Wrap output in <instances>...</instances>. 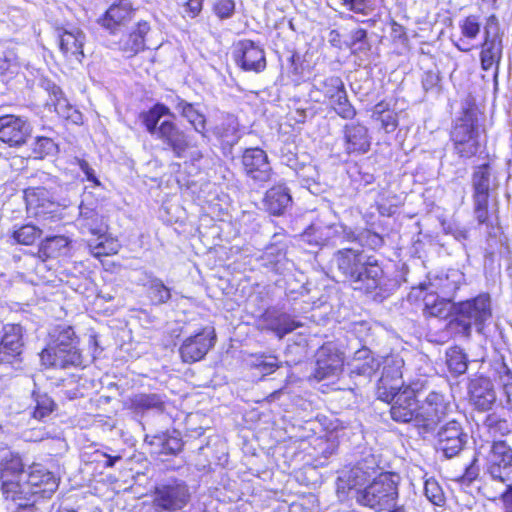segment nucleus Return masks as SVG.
Returning a JSON list of instances; mask_svg holds the SVG:
<instances>
[{
	"instance_id": "5",
	"label": "nucleus",
	"mask_w": 512,
	"mask_h": 512,
	"mask_svg": "<svg viewBox=\"0 0 512 512\" xmlns=\"http://www.w3.org/2000/svg\"><path fill=\"white\" fill-rule=\"evenodd\" d=\"M419 390L418 384L407 385L404 389L397 390L395 393L380 392L379 399L391 403V418L398 423H411L418 428V418L420 405L416 399V392Z\"/></svg>"
},
{
	"instance_id": "51",
	"label": "nucleus",
	"mask_w": 512,
	"mask_h": 512,
	"mask_svg": "<svg viewBox=\"0 0 512 512\" xmlns=\"http://www.w3.org/2000/svg\"><path fill=\"white\" fill-rule=\"evenodd\" d=\"M252 364L262 375H269L279 368V360L272 354L255 355Z\"/></svg>"
},
{
	"instance_id": "3",
	"label": "nucleus",
	"mask_w": 512,
	"mask_h": 512,
	"mask_svg": "<svg viewBox=\"0 0 512 512\" xmlns=\"http://www.w3.org/2000/svg\"><path fill=\"white\" fill-rule=\"evenodd\" d=\"M400 477L393 473H381L354 496L356 503L374 511H386L394 506L399 498Z\"/></svg>"
},
{
	"instance_id": "58",
	"label": "nucleus",
	"mask_w": 512,
	"mask_h": 512,
	"mask_svg": "<svg viewBox=\"0 0 512 512\" xmlns=\"http://www.w3.org/2000/svg\"><path fill=\"white\" fill-rule=\"evenodd\" d=\"M57 146L51 138L38 137L34 143L33 151L37 157L43 158L56 152Z\"/></svg>"
},
{
	"instance_id": "60",
	"label": "nucleus",
	"mask_w": 512,
	"mask_h": 512,
	"mask_svg": "<svg viewBox=\"0 0 512 512\" xmlns=\"http://www.w3.org/2000/svg\"><path fill=\"white\" fill-rule=\"evenodd\" d=\"M488 201L489 199L473 198L474 215L479 224L488 225Z\"/></svg>"
},
{
	"instance_id": "9",
	"label": "nucleus",
	"mask_w": 512,
	"mask_h": 512,
	"mask_svg": "<svg viewBox=\"0 0 512 512\" xmlns=\"http://www.w3.org/2000/svg\"><path fill=\"white\" fill-rule=\"evenodd\" d=\"M486 471L492 479L512 482V447L506 441H493L486 458Z\"/></svg>"
},
{
	"instance_id": "54",
	"label": "nucleus",
	"mask_w": 512,
	"mask_h": 512,
	"mask_svg": "<svg viewBox=\"0 0 512 512\" xmlns=\"http://www.w3.org/2000/svg\"><path fill=\"white\" fill-rule=\"evenodd\" d=\"M424 493L427 499L437 506L445 503L444 492L435 479H427L424 484Z\"/></svg>"
},
{
	"instance_id": "45",
	"label": "nucleus",
	"mask_w": 512,
	"mask_h": 512,
	"mask_svg": "<svg viewBox=\"0 0 512 512\" xmlns=\"http://www.w3.org/2000/svg\"><path fill=\"white\" fill-rule=\"evenodd\" d=\"M343 232L349 241H357L360 246L372 250H377L384 244V239L380 234L368 229L359 232L357 235L352 230L347 231L346 228H343Z\"/></svg>"
},
{
	"instance_id": "2",
	"label": "nucleus",
	"mask_w": 512,
	"mask_h": 512,
	"mask_svg": "<svg viewBox=\"0 0 512 512\" xmlns=\"http://www.w3.org/2000/svg\"><path fill=\"white\" fill-rule=\"evenodd\" d=\"M452 318L447 324L451 333L470 337L472 329L482 333L492 318L491 297L482 293L476 297L452 305Z\"/></svg>"
},
{
	"instance_id": "22",
	"label": "nucleus",
	"mask_w": 512,
	"mask_h": 512,
	"mask_svg": "<svg viewBox=\"0 0 512 512\" xmlns=\"http://www.w3.org/2000/svg\"><path fill=\"white\" fill-rule=\"evenodd\" d=\"M343 368L342 354L331 344L323 345L316 353L314 376L318 380L339 375Z\"/></svg>"
},
{
	"instance_id": "35",
	"label": "nucleus",
	"mask_w": 512,
	"mask_h": 512,
	"mask_svg": "<svg viewBox=\"0 0 512 512\" xmlns=\"http://www.w3.org/2000/svg\"><path fill=\"white\" fill-rule=\"evenodd\" d=\"M78 225L83 233H90L98 236V240L105 236L107 226L94 209L86 207L83 203L79 206V218L77 219Z\"/></svg>"
},
{
	"instance_id": "36",
	"label": "nucleus",
	"mask_w": 512,
	"mask_h": 512,
	"mask_svg": "<svg viewBox=\"0 0 512 512\" xmlns=\"http://www.w3.org/2000/svg\"><path fill=\"white\" fill-rule=\"evenodd\" d=\"M30 415L34 420L46 422L52 413L57 409L55 401L46 393L40 390H33Z\"/></svg>"
},
{
	"instance_id": "26",
	"label": "nucleus",
	"mask_w": 512,
	"mask_h": 512,
	"mask_svg": "<svg viewBox=\"0 0 512 512\" xmlns=\"http://www.w3.org/2000/svg\"><path fill=\"white\" fill-rule=\"evenodd\" d=\"M133 12L132 5L128 0H120L107 9L105 14L99 18L98 23L114 33L120 26L132 19Z\"/></svg>"
},
{
	"instance_id": "20",
	"label": "nucleus",
	"mask_w": 512,
	"mask_h": 512,
	"mask_svg": "<svg viewBox=\"0 0 512 512\" xmlns=\"http://www.w3.org/2000/svg\"><path fill=\"white\" fill-rule=\"evenodd\" d=\"M40 358L46 367L66 369L83 366V358L77 346L46 347L40 353Z\"/></svg>"
},
{
	"instance_id": "7",
	"label": "nucleus",
	"mask_w": 512,
	"mask_h": 512,
	"mask_svg": "<svg viewBox=\"0 0 512 512\" xmlns=\"http://www.w3.org/2000/svg\"><path fill=\"white\" fill-rule=\"evenodd\" d=\"M25 464L19 453L9 449L0 451V482L1 492L5 500L14 502L17 490L26 477Z\"/></svg>"
},
{
	"instance_id": "13",
	"label": "nucleus",
	"mask_w": 512,
	"mask_h": 512,
	"mask_svg": "<svg viewBox=\"0 0 512 512\" xmlns=\"http://www.w3.org/2000/svg\"><path fill=\"white\" fill-rule=\"evenodd\" d=\"M27 210L40 220H55L60 217L59 204L52 200L44 187H30L25 190Z\"/></svg>"
},
{
	"instance_id": "44",
	"label": "nucleus",
	"mask_w": 512,
	"mask_h": 512,
	"mask_svg": "<svg viewBox=\"0 0 512 512\" xmlns=\"http://www.w3.org/2000/svg\"><path fill=\"white\" fill-rule=\"evenodd\" d=\"M49 97L48 105L53 106L59 116L69 119L73 117V113H76V110L68 102L60 87L55 84H52L49 88Z\"/></svg>"
},
{
	"instance_id": "62",
	"label": "nucleus",
	"mask_w": 512,
	"mask_h": 512,
	"mask_svg": "<svg viewBox=\"0 0 512 512\" xmlns=\"http://www.w3.org/2000/svg\"><path fill=\"white\" fill-rule=\"evenodd\" d=\"M477 459L473 458L471 463L466 466L464 473L460 476L459 481L463 484L469 485L472 481H474L479 475V467L476 464Z\"/></svg>"
},
{
	"instance_id": "38",
	"label": "nucleus",
	"mask_w": 512,
	"mask_h": 512,
	"mask_svg": "<svg viewBox=\"0 0 512 512\" xmlns=\"http://www.w3.org/2000/svg\"><path fill=\"white\" fill-rule=\"evenodd\" d=\"M291 203L292 197L284 186H275L266 192L265 205L267 210L273 215H282Z\"/></svg>"
},
{
	"instance_id": "8",
	"label": "nucleus",
	"mask_w": 512,
	"mask_h": 512,
	"mask_svg": "<svg viewBox=\"0 0 512 512\" xmlns=\"http://www.w3.org/2000/svg\"><path fill=\"white\" fill-rule=\"evenodd\" d=\"M190 500L189 486L179 479L157 485L153 493V505L160 511H180L189 504Z\"/></svg>"
},
{
	"instance_id": "6",
	"label": "nucleus",
	"mask_w": 512,
	"mask_h": 512,
	"mask_svg": "<svg viewBox=\"0 0 512 512\" xmlns=\"http://www.w3.org/2000/svg\"><path fill=\"white\" fill-rule=\"evenodd\" d=\"M476 113L466 109L460 118L456 120L451 132L454 150L462 158H471L480 149L479 128Z\"/></svg>"
},
{
	"instance_id": "46",
	"label": "nucleus",
	"mask_w": 512,
	"mask_h": 512,
	"mask_svg": "<svg viewBox=\"0 0 512 512\" xmlns=\"http://www.w3.org/2000/svg\"><path fill=\"white\" fill-rule=\"evenodd\" d=\"M446 364L451 374L459 376L467 371L468 359L463 350L455 346L447 350Z\"/></svg>"
},
{
	"instance_id": "24",
	"label": "nucleus",
	"mask_w": 512,
	"mask_h": 512,
	"mask_svg": "<svg viewBox=\"0 0 512 512\" xmlns=\"http://www.w3.org/2000/svg\"><path fill=\"white\" fill-rule=\"evenodd\" d=\"M370 473L359 464L343 470L337 479V494L339 499L344 500L350 493L353 497L356 495L357 489H362L368 484Z\"/></svg>"
},
{
	"instance_id": "30",
	"label": "nucleus",
	"mask_w": 512,
	"mask_h": 512,
	"mask_svg": "<svg viewBox=\"0 0 512 512\" xmlns=\"http://www.w3.org/2000/svg\"><path fill=\"white\" fill-rule=\"evenodd\" d=\"M345 151L348 154L366 153L370 148L368 129L359 123H350L344 126Z\"/></svg>"
},
{
	"instance_id": "1",
	"label": "nucleus",
	"mask_w": 512,
	"mask_h": 512,
	"mask_svg": "<svg viewBox=\"0 0 512 512\" xmlns=\"http://www.w3.org/2000/svg\"><path fill=\"white\" fill-rule=\"evenodd\" d=\"M333 263L339 272L351 281L355 290H363L366 293L379 290L375 299L386 297L383 269L376 260L367 257L362 251L354 248L340 249L334 254Z\"/></svg>"
},
{
	"instance_id": "40",
	"label": "nucleus",
	"mask_w": 512,
	"mask_h": 512,
	"mask_svg": "<svg viewBox=\"0 0 512 512\" xmlns=\"http://www.w3.org/2000/svg\"><path fill=\"white\" fill-rule=\"evenodd\" d=\"M150 30V26L146 21L137 23L136 29L133 30L128 37L122 41L121 49L133 56L145 49V36Z\"/></svg>"
},
{
	"instance_id": "33",
	"label": "nucleus",
	"mask_w": 512,
	"mask_h": 512,
	"mask_svg": "<svg viewBox=\"0 0 512 512\" xmlns=\"http://www.w3.org/2000/svg\"><path fill=\"white\" fill-rule=\"evenodd\" d=\"M259 260L262 267L276 274H284L293 266V263L286 257L284 247L280 245L266 247Z\"/></svg>"
},
{
	"instance_id": "63",
	"label": "nucleus",
	"mask_w": 512,
	"mask_h": 512,
	"mask_svg": "<svg viewBox=\"0 0 512 512\" xmlns=\"http://www.w3.org/2000/svg\"><path fill=\"white\" fill-rule=\"evenodd\" d=\"M381 121V126L386 132H393L397 127V118L392 112L377 117Z\"/></svg>"
},
{
	"instance_id": "14",
	"label": "nucleus",
	"mask_w": 512,
	"mask_h": 512,
	"mask_svg": "<svg viewBox=\"0 0 512 512\" xmlns=\"http://www.w3.org/2000/svg\"><path fill=\"white\" fill-rule=\"evenodd\" d=\"M154 138L161 141L163 149L172 152L176 158H184L187 150L194 146L190 136L170 120L160 123V130Z\"/></svg>"
},
{
	"instance_id": "57",
	"label": "nucleus",
	"mask_w": 512,
	"mask_h": 512,
	"mask_svg": "<svg viewBox=\"0 0 512 512\" xmlns=\"http://www.w3.org/2000/svg\"><path fill=\"white\" fill-rule=\"evenodd\" d=\"M297 176L300 179L302 185L311 188L312 185L318 183L319 173L315 166L305 165L297 171Z\"/></svg>"
},
{
	"instance_id": "53",
	"label": "nucleus",
	"mask_w": 512,
	"mask_h": 512,
	"mask_svg": "<svg viewBox=\"0 0 512 512\" xmlns=\"http://www.w3.org/2000/svg\"><path fill=\"white\" fill-rule=\"evenodd\" d=\"M41 231L34 225H23L13 232V238L23 245H32L39 237Z\"/></svg>"
},
{
	"instance_id": "15",
	"label": "nucleus",
	"mask_w": 512,
	"mask_h": 512,
	"mask_svg": "<svg viewBox=\"0 0 512 512\" xmlns=\"http://www.w3.org/2000/svg\"><path fill=\"white\" fill-rule=\"evenodd\" d=\"M233 59L244 71L260 73L266 68L264 49L256 42L244 39L234 45Z\"/></svg>"
},
{
	"instance_id": "64",
	"label": "nucleus",
	"mask_w": 512,
	"mask_h": 512,
	"mask_svg": "<svg viewBox=\"0 0 512 512\" xmlns=\"http://www.w3.org/2000/svg\"><path fill=\"white\" fill-rule=\"evenodd\" d=\"M502 501L505 509L508 512H512V482L506 485V489L502 493Z\"/></svg>"
},
{
	"instance_id": "48",
	"label": "nucleus",
	"mask_w": 512,
	"mask_h": 512,
	"mask_svg": "<svg viewBox=\"0 0 512 512\" xmlns=\"http://www.w3.org/2000/svg\"><path fill=\"white\" fill-rule=\"evenodd\" d=\"M332 109L343 119H353L356 115V109L350 103L346 89L340 91L329 100Z\"/></svg>"
},
{
	"instance_id": "31",
	"label": "nucleus",
	"mask_w": 512,
	"mask_h": 512,
	"mask_svg": "<svg viewBox=\"0 0 512 512\" xmlns=\"http://www.w3.org/2000/svg\"><path fill=\"white\" fill-rule=\"evenodd\" d=\"M174 109L187 120L193 129L199 133L202 138H207L206 117L198 110L195 104L175 96L172 99Z\"/></svg>"
},
{
	"instance_id": "39",
	"label": "nucleus",
	"mask_w": 512,
	"mask_h": 512,
	"mask_svg": "<svg viewBox=\"0 0 512 512\" xmlns=\"http://www.w3.org/2000/svg\"><path fill=\"white\" fill-rule=\"evenodd\" d=\"M164 116L174 117L171 110L163 103H156L149 110L139 114V119L146 128V131L154 137L160 130V119Z\"/></svg>"
},
{
	"instance_id": "42",
	"label": "nucleus",
	"mask_w": 512,
	"mask_h": 512,
	"mask_svg": "<svg viewBox=\"0 0 512 512\" xmlns=\"http://www.w3.org/2000/svg\"><path fill=\"white\" fill-rule=\"evenodd\" d=\"M71 240L63 235L47 237L41 244L40 252L48 258L66 256L70 249Z\"/></svg>"
},
{
	"instance_id": "28",
	"label": "nucleus",
	"mask_w": 512,
	"mask_h": 512,
	"mask_svg": "<svg viewBox=\"0 0 512 512\" xmlns=\"http://www.w3.org/2000/svg\"><path fill=\"white\" fill-rule=\"evenodd\" d=\"M380 365V360L375 358L366 347L357 350L348 364L351 377H363L365 379H370Z\"/></svg>"
},
{
	"instance_id": "52",
	"label": "nucleus",
	"mask_w": 512,
	"mask_h": 512,
	"mask_svg": "<svg viewBox=\"0 0 512 512\" xmlns=\"http://www.w3.org/2000/svg\"><path fill=\"white\" fill-rule=\"evenodd\" d=\"M101 239L104 240L89 243L90 252L94 257L100 258L102 256L113 255L118 252L119 245L115 240L108 239L105 236Z\"/></svg>"
},
{
	"instance_id": "41",
	"label": "nucleus",
	"mask_w": 512,
	"mask_h": 512,
	"mask_svg": "<svg viewBox=\"0 0 512 512\" xmlns=\"http://www.w3.org/2000/svg\"><path fill=\"white\" fill-rule=\"evenodd\" d=\"M144 286L147 297L153 305H162L171 299V289L158 277L148 275Z\"/></svg>"
},
{
	"instance_id": "34",
	"label": "nucleus",
	"mask_w": 512,
	"mask_h": 512,
	"mask_svg": "<svg viewBox=\"0 0 512 512\" xmlns=\"http://www.w3.org/2000/svg\"><path fill=\"white\" fill-rule=\"evenodd\" d=\"M485 39L482 44L480 53L481 67L485 71H489L496 66V71L502 57V40L498 36L490 37V31L485 28Z\"/></svg>"
},
{
	"instance_id": "56",
	"label": "nucleus",
	"mask_w": 512,
	"mask_h": 512,
	"mask_svg": "<svg viewBox=\"0 0 512 512\" xmlns=\"http://www.w3.org/2000/svg\"><path fill=\"white\" fill-rule=\"evenodd\" d=\"M480 22L478 16L469 15L460 23V29L464 37L475 39L480 32Z\"/></svg>"
},
{
	"instance_id": "11",
	"label": "nucleus",
	"mask_w": 512,
	"mask_h": 512,
	"mask_svg": "<svg viewBox=\"0 0 512 512\" xmlns=\"http://www.w3.org/2000/svg\"><path fill=\"white\" fill-rule=\"evenodd\" d=\"M436 439L438 451L446 458H453L464 449L469 436L458 421L451 420L438 429Z\"/></svg>"
},
{
	"instance_id": "19",
	"label": "nucleus",
	"mask_w": 512,
	"mask_h": 512,
	"mask_svg": "<svg viewBox=\"0 0 512 512\" xmlns=\"http://www.w3.org/2000/svg\"><path fill=\"white\" fill-rule=\"evenodd\" d=\"M2 331L0 364H19L24 347L22 326L19 324H6L3 326Z\"/></svg>"
},
{
	"instance_id": "61",
	"label": "nucleus",
	"mask_w": 512,
	"mask_h": 512,
	"mask_svg": "<svg viewBox=\"0 0 512 512\" xmlns=\"http://www.w3.org/2000/svg\"><path fill=\"white\" fill-rule=\"evenodd\" d=\"M440 82L438 71L429 70L423 74L422 87L426 92L437 90Z\"/></svg>"
},
{
	"instance_id": "55",
	"label": "nucleus",
	"mask_w": 512,
	"mask_h": 512,
	"mask_svg": "<svg viewBox=\"0 0 512 512\" xmlns=\"http://www.w3.org/2000/svg\"><path fill=\"white\" fill-rule=\"evenodd\" d=\"M342 5L357 14L369 15L376 6V0H341Z\"/></svg>"
},
{
	"instance_id": "32",
	"label": "nucleus",
	"mask_w": 512,
	"mask_h": 512,
	"mask_svg": "<svg viewBox=\"0 0 512 512\" xmlns=\"http://www.w3.org/2000/svg\"><path fill=\"white\" fill-rule=\"evenodd\" d=\"M85 34L80 29L64 30L59 34V48L69 60L81 62L84 53Z\"/></svg>"
},
{
	"instance_id": "21",
	"label": "nucleus",
	"mask_w": 512,
	"mask_h": 512,
	"mask_svg": "<svg viewBox=\"0 0 512 512\" xmlns=\"http://www.w3.org/2000/svg\"><path fill=\"white\" fill-rule=\"evenodd\" d=\"M31 128L26 119L15 115L0 117V141L11 147L23 145L30 136Z\"/></svg>"
},
{
	"instance_id": "18",
	"label": "nucleus",
	"mask_w": 512,
	"mask_h": 512,
	"mask_svg": "<svg viewBox=\"0 0 512 512\" xmlns=\"http://www.w3.org/2000/svg\"><path fill=\"white\" fill-rule=\"evenodd\" d=\"M242 168L253 182L262 184L270 181L272 167L266 152L260 148H248L243 152Z\"/></svg>"
},
{
	"instance_id": "37",
	"label": "nucleus",
	"mask_w": 512,
	"mask_h": 512,
	"mask_svg": "<svg viewBox=\"0 0 512 512\" xmlns=\"http://www.w3.org/2000/svg\"><path fill=\"white\" fill-rule=\"evenodd\" d=\"M494 179L488 163L477 166L472 175L473 198L489 199Z\"/></svg>"
},
{
	"instance_id": "43",
	"label": "nucleus",
	"mask_w": 512,
	"mask_h": 512,
	"mask_svg": "<svg viewBox=\"0 0 512 512\" xmlns=\"http://www.w3.org/2000/svg\"><path fill=\"white\" fill-rule=\"evenodd\" d=\"M450 302L451 299H443L441 296L428 293L424 297V313L433 317L445 318L453 310V307H450Z\"/></svg>"
},
{
	"instance_id": "27",
	"label": "nucleus",
	"mask_w": 512,
	"mask_h": 512,
	"mask_svg": "<svg viewBox=\"0 0 512 512\" xmlns=\"http://www.w3.org/2000/svg\"><path fill=\"white\" fill-rule=\"evenodd\" d=\"M167 397L159 393H138L130 398V408L136 415L143 417L153 412L162 414L166 409Z\"/></svg>"
},
{
	"instance_id": "4",
	"label": "nucleus",
	"mask_w": 512,
	"mask_h": 512,
	"mask_svg": "<svg viewBox=\"0 0 512 512\" xmlns=\"http://www.w3.org/2000/svg\"><path fill=\"white\" fill-rule=\"evenodd\" d=\"M26 479L17 490V506H34L40 498H50L58 488V481L53 473L40 465L30 467Z\"/></svg>"
},
{
	"instance_id": "25",
	"label": "nucleus",
	"mask_w": 512,
	"mask_h": 512,
	"mask_svg": "<svg viewBox=\"0 0 512 512\" xmlns=\"http://www.w3.org/2000/svg\"><path fill=\"white\" fill-rule=\"evenodd\" d=\"M462 280L463 274L459 270L452 269L430 278L427 290L429 293L441 296L443 299L452 300Z\"/></svg>"
},
{
	"instance_id": "47",
	"label": "nucleus",
	"mask_w": 512,
	"mask_h": 512,
	"mask_svg": "<svg viewBox=\"0 0 512 512\" xmlns=\"http://www.w3.org/2000/svg\"><path fill=\"white\" fill-rule=\"evenodd\" d=\"M483 426L487 429L490 435L505 436L512 431V424L504 417L493 412L485 416Z\"/></svg>"
},
{
	"instance_id": "49",
	"label": "nucleus",
	"mask_w": 512,
	"mask_h": 512,
	"mask_svg": "<svg viewBox=\"0 0 512 512\" xmlns=\"http://www.w3.org/2000/svg\"><path fill=\"white\" fill-rule=\"evenodd\" d=\"M314 87L322 92L328 100L345 89L344 82L338 76H330L325 79L316 81Z\"/></svg>"
},
{
	"instance_id": "10",
	"label": "nucleus",
	"mask_w": 512,
	"mask_h": 512,
	"mask_svg": "<svg viewBox=\"0 0 512 512\" xmlns=\"http://www.w3.org/2000/svg\"><path fill=\"white\" fill-rule=\"evenodd\" d=\"M257 329L270 331L279 339L302 326L292 315L277 306H270L256 320Z\"/></svg>"
},
{
	"instance_id": "23",
	"label": "nucleus",
	"mask_w": 512,
	"mask_h": 512,
	"mask_svg": "<svg viewBox=\"0 0 512 512\" xmlns=\"http://www.w3.org/2000/svg\"><path fill=\"white\" fill-rule=\"evenodd\" d=\"M403 367L404 360L399 355H390L384 358L382 375L378 382V395L384 391L395 393V391L406 387L402 380Z\"/></svg>"
},
{
	"instance_id": "50",
	"label": "nucleus",
	"mask_w": 512,
	"mask_h": 512,
	"mask_svg": "<svg viewBox=\"0 0 512 512\" xmlns=\"http://www.w3.org/2000/svg\"><path fill=\"white\" fill-rule=\"evenodd\" d=\"M53 334V340L47 347H63L77 346V339L72 327L65 326L57 329Z\"/></svg>"
},
{
	"instance_id": "17",
	"label": "nucleus",
	"mask_w": 512,
	"mask_h": 512,
	"mask_svg": "<svg viewBox=\"0 0 512 512\" xmlns=\"http://www.w3.org/2000/svg\"><path fill=\"white\" fill-rule=\"evenodd\" d=\"M470 405L478 412H488L501 405L493 382L489 378L477 377L469 382Z\"/></svg>"
},
{
	"instance_id": "59",
	"label": "nucleus",
	"mask_w": 512,
	"mask_h": 512,
	"mask_svg": "<svg viewBox=\"0 0 512 512\" xmlns=\"http://www.w3.org/2000/svg\"><path fill=\"white\" fill-rule=\"evenodd\" d=\"M213 11L221 20L231 18L235 11L234 0H216Z\"/></svg>"
},
{
	"instance_id": "16",
	"label": "nucleus",
	"mask_w": 512,
	"mask_h": 512,
	"mask_svg": "<svg viewBox=\"0 0 512 512\" xmlns=\"http://www.w3.org/2000/svg\"><path fill=\"white\" fill-rule=\"evenodd\" d=\"M216 334L213 327H204L195 335L186 338L179 348L183 362L193 363L201 360L214 346Z\"/></svg>"
},
{
	"instance_id": "29",
	"label": "nucleus",
	"mask_w": 512,
	"mask_h": 512,
	"mask_svg": "<svg viewBox=\"0 0 512 512\" xmlns=\"http://www.w3.org/2000/svg\"><path fill=\"white\" fill-rule=\"evenodd\" d=\"M212 133L223 148L231 149L241 138L238 119L232 114L223 115L212 128Z\"/></svg>"
},
{
	"instance_id": "12",
	"label": "nucleus",
	"mask_w": 512,
	"mask_h": 512,
	"mask_svg": "<svg viewBox=\"0 0 512 512\" xmlns=\"http://www.w3.org/2000/svg\"><path fill=\"white\" fill-rule=\"evenodd\" d=\"M449 404L443 394L432 391L420 405L418 429L423 433L433 432L446 417Z\"/></svg>"
}]
</instances>
